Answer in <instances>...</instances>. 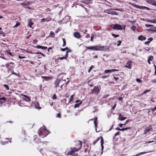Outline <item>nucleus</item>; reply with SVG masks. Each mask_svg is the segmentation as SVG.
<instances>
[{
    "instance_id": "1",
    "label": "nucleus",
    "mask_w": 156,
    "mask_h": 156,
    "mask_svg": "<svg viewBox=\"0 0 156 156\" xmlns=\"http://www.w3.org/2000/svg\"><path fill=\"white\" fill-rule=\"evenodd\" d=\"M86 49H89L92 50L96 51H103L104 50V46H91L90 47L86 46Z\"/></svg>"
},
{
    "instance_id": "2",
    "label": "nucleus",
    "mask_w": 156,
    "mask_h": 156,
    "mask_svg": "<svg viewBox=\"0 0 156 156\" xmlns=\"http://www.w3.org/2000/svg\"><path fill=\"white\" fill-rule=\"evenodd\" d=\"M126 25H121L119 24H115L114 25L113 28L114 29L122 30H125V29Z\"/></svg>"
},
{
    "instance_id": "3",
    "label": "nucleus",
    "mask_w": 156,
    "mask_h": 156,
    "mask_svg": "<svg viewBox=\"0 0 156 156\" xmlns=\"http://www.w3.org/2000/svg\"><path fill=\"white\" fill-rule=\"evenodd\" d=\"M78 142H79V144L80 146V147L79 148H78L77 149H76V150H73V148H71L70 149H71V150L70 151V152H68V153L67 154V155H73V154L74 152H76V151H79L80 149H81V148L82 146V142L80 141H79Z\"/></svg>"
},
{
    "instance_id": "4",
    "label": "nucleus",
    "mask_w": 156,
    "mask_h": 156,
    "mask_svg": "<svg viewBox=\"0 0 156 156\" xmlns=\"http://www.w3.org/2000/svg\"><path fill=\"white\" fill-rule=\"evenodd\" d=\"M100 138H101V150L103 151V150L104 149V146L103 145V144H104L103 140V137L102 136H101L100 137L98 138L96 140H95L93 143V144L95 145V144L97 143L98 141L99 140ZM103 153V151H102L101 154H102Z\"/></svg>"
},
{
    "instance_id": "5",
    "label": "nucleus",
    "mask_w": 156,
    "mask_h": 156,
    "mask_svg": "<svg viewBox=\"0 0 156 156\" xmlns=\"http://www.w3.org/2000/svg\"><path fill=\"white\" fill-rule=\"evenodd\" d=\"M65 81L64 80H56L55 83V88H57L58 87H59L60 85L61 84V83H62L64 81Z\"/></svg>"
},
{
    "instance_id": "6",
    "label": "nucleus",
    "mask_w": 156,
    "mask_h": 156,
    "mask_svg": "<svg viewBox=\"0 0 156 156\" xmlns=\"http://www.w3.org/2000/svg\"><path fill=\"white\" fill-rule=\"evenodd\" d=\"M91 92L97 95L100 92V89L98 87H95L92 90Z\"/></svg>"
},
{
    "instance_id": "7",
    "label": "nucleus",
    "mask_w": 156,
    "mask_h": 156,
    "mask_svg": "<svg viewBox=\"0 0 156 156\" xmlns=\"http://www.w3.org/2000/svg\"><path fill=\"white\" fill-rule=\"evenodd\" d=\"M45 128L43 127H41L39 129L38 132V133L40 136L42 135L43 132L45 131Z\"/></svg>"
},
{
    "instance_id": "8",
    "label": "nucleus",
    "mask_w": 156,
    "mask_h": 156,
    "mask_svg": "<svg viewBox=\"0 0 156 156\" xmlns=\"http://www.w3.org/2000/svg\"><path fill=\"white\" fill-rule=\"evenodd\" d=\"M132 63V62L131 61H128L126 63V65L125 66L126 67L130 69L131 68Z\"/></svg>"
},
{
    "instance_id": "9",
    "label": "nucleus",
    "mask_w": 156,
    "mask_h": 156,
    "mask_svg": "<svg viewBox=\"0 0 156 156\" xmlns=\"http://www.w3.org/2000/svg\"><path fill=\"white\" fill-rule=\"evenodd\" d=\"M119 71V70L116 69H112V70L111 69H108V70H105L104 72L105 73H110L113 72H114L115 71Z\"/></svg>"
},
{
    "instance_id": "10",
    "label": "nucleus",
    "mask_w": 156,
    "mask_h": 156,
    "mask_svg": "<svg viewBox=\"0 0 156 156\" xmlns=\"http://www.w3.org/2000/svg\"><path fill=\"white\" fill-rule=\"evenodd\" d=\"M137 8H138L139 9H146L147 10H149L150 9L149 8H148V7H146L145 6H141L137 5Z\"/></svg>"
},
{
    "instance_id": "11",
    "label": "nucleus",
    "mask_w": 156,
    "mask_h": 156,
    "mask_svg": "<svg viewBox=\"0 0 156 156\" xmlns=\"http://www.w3.org/2000/svg\"><path fill=\"white\" fill-rule=\"evenodd\" d=\"M74 37L77 38H79L81 37V36L80 34L77 32H75L74 33Z\"/></svg>"
},
{
    "instance_id": "12",
    "label": "nucleus",
    "mask_w": 156,
    "mask_h": 156,
    "mask_svg": "<svg viewBox=\"0 0 156 156\" xmlns=\"http://www.w3.org/2000/svg\"><path fill=\"white\" fill-rule=\"evenodd\" d=\"M126 117L122 116L121 114H119L118 119L121 121H123L126 119Z\"/></svg>"
},
{
    "instance_id": "13",
    "label": "nucleus",
    "mask_w": 156,
    "mask_h": 156,
    "mask_svg": "<svg viewBox=\"0 0 156 156\" xmlns=\"http://www.w3.org/2000/svg\"><path fill=\"white\" fill-rule=\"evenodd\" d=\"M148 3L154 6H155L156 5V2L154 0H148Z\"/></svg>"
},
{
    "instance_id": "14",
    "label": "nucleus",
    "mask_w": 156,
    "mask_h": 156,
    "mask_svg": "<svg viewBox=\"0 0 156 156\" xmlns=\"http://www.w3.org/2000/svg\"><path fill=\"white\" fill-rule=\"evenodd\" d=\"M36 47L37 48H41L44 50H46L47 48V47H44L43 46H41L40 45H37L36 46Z\"/></svg>"
},
{
    "instance_id": "15",
    "label": "nucleus",
    "mask_w": 156,
    "mask_h": 156,
    "mask_svg": "<svg viewBox=\"0 0 156 156\" xmlns=\"http://www.w3.org/2000/svg\"><path fill=\"white\" fill-rule=\"evenodd\" d=\"M146 39V37H144L143 35H140L138 37V39L140 40H145Z\"/></svg>"
},
{
    "instance_id": "16",
    "label": "nucleus",
    "mask_w": 156,
    "mask_h": 156,
    "mask_svg": "<svg viewBox=\"0 0 156 156\" xmlns=\"http://www.w3.org/2000/svg\"><path fill=\"white\" fill-rule=\"evenodd\" d=\"M45 80L48 81L51 80V77L42 76V77Z\"/></svg>"
},
{
    "instance_id": "17",
    "label": "nucleus",
    "mask_w": 156,
    "mask_h": 156,
    "mask_svg": "<svg viewBox=\"0 0 156 156\" xmlns=\"http://www.w3.org/2000/svg\"><path fill=\"white\" fill-rule=\"evenodd\" d=\"M91 0H84L82 1V2L86 4H87L89 3H91Z\"/></svg>"
},
{
    "instance_id": "18",
    "label": "nucleus",
    "mask_w": 156,
    "mask_h": 156,
    "mask_svg": "<svg viewBox=\"0 0 156 156\" xmlns=\"http://www.w3.org/2000/svg\"><path fill=\"white\" fill-rule=\"evenodd\" d=\"M49 36L50 37H52L53 38H54L55 37V33L51 31L50 34Z\"/></svg>"
},
{
    "instance_id": "19",
    "label": "nucleus",
    "mask_w": 156,
    "mask_h": 156,
    "mask_svg": "<svg viewBox=\"0 0 156 156\" xmlns=\"http://www.w3.org/2000/svg\"><path fill=\"white\" fill-rule=\"evenodd\" d=\"M153 58V57L152 56H150L149 57L148 59V62L149 64H150L151 63L150 62V61H151V59H152Z\"/></svg>"
},
{
    "instance_id": "20",
    "label": "nucleus",
    "mask_w": 156,
    "mask_h": 156,
    "mask_svg": "<svg viewBox=\"0 0 156 156\" xmlns=\"http://www.w3.org/2000/svg\"><path fill=\"white\" fill-rule=\"evenodd\" d=\"M151 152V151H149V152H140V153H138L137 154H136V156H139V155H142V154H146L147 153H149V152Z\"/></svg>"
},
{
    "instance_id": "21",
    "label": "nucleus",
    "mask_w": 156,
    "mask_h": 156,
    "mask_svg": "<svg viewBox=\"0 0 156 156\" xmlns=\"http://www.w3.org/2000/svg\"><path fill=\"white\" fill-rule=\"evenodd\" d=\"M82 103V101H81L79 103H77L76 104H75L74 108H76L77 107H78Z\"/></svg>"
},
{
    "instance_id": "22",
    "label": "nucleus",
    "mask_w": 156,
    "mask_h": 156,
    "mask_svg": "<svg viewBox=\"0 0 156 156\" xmlns=\"http://www.w3.org/2000/svg\"><path fill=\"white\" fill-rule=\"evenodd\" d=\"M97 117H96L94 120V124L95 125L96 129V127L97 126Z\"/></svg>"
},
{
    "instance_id": "23",
    "label": "nucleus",
    "mask_w": 156,
    "mask_h": 156,
    "mask_svg": "<svg viewBox=\"0 0 156 156\" xmlns=\"http://www.w3.org/2000/svg\"><path fill=\"white\" fill-rule=\"evenodd\" d=\"M34 23L31 22V20H30V21L29 23V24L28 25L29 26L30 28L32 27V26L33 24Z\"/></svg>"
},
{
    "instance_id": "24",
    "label": "nucleus",
    "mask_w": 156,
    "mask_h": 156,
    "mask_svg": "<svg viewBox=\"0 0 156 156\" xmlns=\"http://www.w3.org/2000/svg\"><path fill=\"white\" fill-rule=\"evenodd\" d=\"M74 97V95H72L71 96L70 100L69 102V103H70V102H71L73 100V98Z\"/></svg>"
},
{
    "instance_id": "25",
    "label": "nucleus",
    "mask_w": 156,
    "mask_h": 156,
    "mask_svg": "<svg viewBox=\"0 0 156 156\" xmlns=\"http://www.w3.org/2000/svg\"><path fill=\"white\" fill-rule=\"evenodd\" d=\"M20 24V23L19 22H18L16 23V24L13 27L14 28H16L18 26H19Z\"/></svg>"
},
{
    "instance_id": "26",
    "label": "nucleus",
    "mask_w": 156,
    "mask_h": 156,
    "mask_svg": "<svg viewBox=\"0 0 156 156\" xmlns=\"http://www.w3.org/2000/svg\"><path fill=\"white\" fill-rule=\"evenodd\" d=\"M62 40H63V44L62 46L64 47L66 45V41L65 39H64V38H63Z\"/></svg>"
},
{
    "instance_id": "27",
    "label": "nucleus",
    "mask_w": 156,
    "mask_h": 156,
    "mask_svg": "<svg viewBox=\"0 0 156 156\" xmlns=\"http://www.w3.org/2000/svg\"><path fill=\"white\" fill-rule=\"evenodd\" d=\"M4 87L7 90H9V87L6 84H4L3 85Z\"/></svg>"
},
{
    "instance_id": "28",
    "label": "nucleus",
    "mask_w": 156,
    "mask_h": 156,
    "mask_svg": "<svg viewBox=\"0 0 156 156\" xmlns=\"http://www.w3.org/2000/svg\"><path fill=\"white\" fill-rule=\"evenodd\" d=\"M6 100V99L5 97L0 98V100H3L4 101H5Z\"/></svg>"
},
{
    "instance_id": "29",
    "label": "nucleus",
    "mask_w": 156,
    "mask_h": 156,
    "mask_svg": "<svg viewBox=\"0 0 156 156\" xmlns=\"http://www.w3.org/2000/svg\"><path fill=\"white\" fill-rule=\"evenodd\" d=\"M112 36L114 37H117L119 36V35H116L114 34H112Z\"/></svg>"
},
{
    "instance_id": "30",
    "label": "nucleus",
    "mask_w": 156,
    "mask_h": 156,
    "mask_svg": "<svg viewBox=\"0 0 156 156\" xmlns=\"http://www.w3.org/2000/svg\"><path fill=\"white\" fill-rule=\"evenodd\" d=\"M0 34L2 35L3 37H5V33L2 31H0Z\"/></svg>"
},
{
    "instance_id": "31",
    "label": "nucleus",
    "mask_w": 156,
    "mask_h": 156,
    "mask_svg": "<svg viewBox=\"0 0 156 156\" xmlns=\"http://www.w3.org/2000/svg\"><path fill=\"white\" fill-rule=\"evenodd\" d=\"M94 67V66H91L90 68H89V69H88V72L89 73H90V71H91V70Z\"/></svg>"
},
{
    "instance_id": "32",
    "label": "nucleus",
    "mask_w": 156,
    "mask_h": 156,
    "mask_svg": "<svg viewBox=\"0 0 156 156\" xmlns=\"http://www.w3.org/2000/svg\"><path fill=\"white\" fill-rule=\"evenodd\" d=\"M136 81L137 82L139 83L140 82L141 83L142 82V80L139 78L136 79Z\"/></svg>"
},
{
    "instance_id": "33",
    "label": "nucleus",
    "mask_w": 156,
    "mask_h": 156,
    "mask_svg": "<svg viewBox=\"0 0 156 156\" xmlns=\"http://www.w3.org/2000/svg\"><path fill=\"white\" fill-rule=\"evenodd\" d=\"M136 27L135 26H132L131 27V29L133 31L135 30H136Z\"/></svg>"
},
{
    "instance_id": "34",
    "label": "nucleus",
    "mask_w": 156,
    "mask_h": 156,
    "mask_svg": "<svg viewBox=\"0 0 156 156\" xmlns=\"http://www.w3.org/2000/svg\"><path fill=\"white\" fill-rule=\"evenodd\" d=\"M117 43L118 44H117V46H119L120 45L121 43H122V41L120 40H119L118 41Z\"/></svg>"
},
{
    "instance_id": "35",
    "label": "nucleus",
    "mask_w": 156,
    "mask_h": 156,
    "mask_svg": "<svg viewBox=\"0 0 156 156\" xmlns=\"http://www.w3.org/2000/svg\"><path fill=\"white\" fill-rule=\"evenodd\" d=\"M25 100L27 102H29L30 100V98L28 97H27V98H25Z\"/></svg>"
},
{
    "instance_id": "36",
    "label": "nucleus",
    "mask_w": 156,
    "mask_h": 156,
    "mask_svg": "<svg viewBox=\"0 0 156 156\" xmlns=\"http://www.w3.org/2000/svg\"><path fill=\"white\" fill-rule=\"evenodd\" d=\"M68 49H69V48L67 47H66L65 48H61V50L63 51H65L66 50H68Z\"/></svg>"
},
{
    "instance_id": "37",
    "label": "nucleus",
    "mask_w": 156,
    "mask_h": 156,
    "mask_svg": "<svg viewBox=\"0 0 156 156\" xmlns=\"http://www.w3.org/2000/svg\"><path fill=\"white\" fill-rule=\"evenodd\" d=\"M35 54H41L43 57L45 56V55H44V54H43L42 53L40 52L36 53H35Z\"/></svg>"
},
{
    "instance_id": "38",
    "label": "nucleus",
    "mask_w": 156,
    "mask_h": 156,
    "mask_svg": "<svg viewBox=\"0 0 156 156\" xmlns=\"http://www.w3.org/2000/svg\"><path fill=\"white\" fill-rule=\"evenodd\" d=\"M110 14H111L112 15H118L117 13L115 12H112V13H110Z\"/></svg>"
},
{
    "instance_id": "39",
    "label": "nucleus",
    "mask_w": 156,
    "mask_h": 156,
    "mask_svg": "<svg viewBox=\"0 0 156 156\" xmlns=\"http://www.w3.org/2000/svg\"><path fill=\"white\" fill-rule=\"evenodd\" d=\"M66 58H65V57H59L58 58V59H60L61 60H63V59H66Z\"/></svg>"
},
{
    "instance_id": "40",
    "label": "nucleus",
    "mask_w": 156,
    "mask_h": 156,
    "mask_svg": "<svg viewBox=\"0 0 156 156\" xmlns=\"http://www.w3.org/2000/svg\"><path fill=\"white\" fill-rule=\"evenodd\" d=\"M52 98L53 100H55L56 99V95L55 94H54L52 97Z\"/></svg>"
},
{
    "instance_id": "41",
    "label": "nucleus",
    "mask_w": 156,
    "mask_h": 156,
    "mask_svg": "<svg viewBox=\"0 0 156 156\" xmlns=\"http://www.w3.org/2000/svg\"><path fill=\"white\" fill-rule=\"evenodd\" d=\"M94 34H92L91 35V37L90 38V41H93V39L94 38Z\"/></svg>"
},
{
    "instance_id": "42",
    "label": "nucleus",
    "mask_w": 156,
    "mask_h": 156,
    "mask_svg": "<svg viewBox=\"0 0 156 156\" xmlns=\"http://www.w3.org/2000/svg\"><path fill=\"white\" fill-rule=\"evenodd\" d=\"M152 111L154 112L156 110V106L154 108H151L150 109Z\"/></svg>"
},
{
    "instance_id": "43",
    "label": "nucleus",
    "mask_w": 156,
    "mask_h": 156,
    "mask_svg": "<svg viewBox=\"0 0 156 156\" xmlns=\"http://www.w3.org/2000/svg\"><path fill=\"white\" fill-rule=\"evenodd\" d=\"M109 94L105 95L103 97V98H106L108 97V96H109Z\"/></svg>"
},
{
    "instance_id": "44",
    "label": "nucleus",
    "mask_w": 156,
    "mask_h": 156,
    "mask_svg": "<svg viewBox=\"0 0 156 156\" xmlns=\"http://www.w3.org/2000/svg\"><path fill=\"white\" fill-rule=\"evenodd\" d=\"M119 133H120V132H116L114 136V137H115V136H117V135H119Z\"/></svg>"
},
{
    "instance_id": "45",
    "label": "nucleus",
    "mask_w": 156,
    "mask_h": 156,
    "mask_svg": "<svg viewBox=\"0 0 156 156\" xmlns=\"http://www.w3.org/2000/svg\"><path fill=\"white\" fill-rule=\"evenodd\" d=\"M145 50L147 51H149L150 50V48L146 47L144 48Z\"/></svg>"
},
{
    "instance_id": "46",
    "label": "nucleus",
    "mask_w": 156,
    "mask_h": 156,
    "mask_svg": "<svg viewBox=\"0 0 156 156\" xmlns=\"http://www.w3.org/2000/svg\"><path fill=\"white\" fill-rule=\"evenodd\" d=\"M145 26L147 27H150L152 26V25H149V24H146Z\"/></svg>"
},
{
    "instance_id": "47",
    "label": "nucleus",
    "mask_w": 156,
    "mask_h": 156,
    "mask_svg": "<svg viewBox=\"0 0 156 156\" xmlns=\"http://www.w3.org/2000/svg\"><path fill=\"white\" fill-rule=\"evenodd\" d=\"M57 117L59 118H61V114L60 113H58L57 115Z\"/></svg>"
},
{
    "instance_id": "48",
    "label": "nucleus",
    "mask_w": 156,
    "mask_h": 156,
    "mask_svg": "<svg viewBox=\"0 0 156 156\" xmlns=\"http://www.w3.org/2000/svg\"><path fill=\"white\" fill-rule=\"evenodd\" d=\"M129 122V121L128 120H127L126 121L125 123L123 124L124 125H126L128 122Z\"/></svg>"
},
{
    "instance_id": "49",
    "label": "nucleus",
    "mask_w": 156,
    "mask_h": 156,
    "mask_svg": "<svg viewBox=\"0 0 156 156\" xmlns=\"http://www.w3.org/2000/svg\"><path fill=\"white\" fill-rule=\"evenodd\" d=\"M149 91H150L149 90H146L144 92L142 93V94H145L146 93L149 92Z\"/></svg>"
},
{
    "instance_id": "50",
    "label": "nucleus",
    "mask_w": 156,
    "mask_h": 156,
    "mask_svg": "<svg viewBox=\"0 0 156 156\" xmlns=\"http://www.w3.org/2000/svg\"><path fill=\"white\" fill-rule=\"evenodd\" d=\"M68 51L66 52V55L65 56V57L66 58L68 57Z\"/></svg>"
},
{
    "instance_id": "51",
    "label": "nucleus",
    "mask_w": 156,
    "mask_h": 156,
    "mask_svg": "<svg viewBox=\"0 0 156 156\" xmlns=\"http://www.w3.org/2000/svg\"><path fill=\"white\" fill-rule=\"evenodd\" d=\"M130 129V127H127V128H123L124 131L126 130L127 129Z\"/></svg>"
},
{
    "instance_id": "52",
    "label": "nucleus",
    "mask_w": 156,
    "mask_h": 156,
    "mask_svg": "<svg viewBox=\"0 0 156 156\" xmlns=\"http://www.w3.org/2000/svg\"><path fill=\"white\" fill-rule=\"evenodd\" d=\"M149 131H150L149 129H146L145 131V133H147Z\"/></svg>"
},
{
    "instance_id": "53",
    "label": "nucleus",
    "mask_w": 156,
    "mask_h": 156,
    "mask_svg": "<svg viewBox=\"0 0 156 156\" xmlns=\"http://www.w3.org/2000/svg\"><path fill=\"white\" fill-rule=\"evenodd\" d=\"M19 58H20V59H22L25 58V57L23 56H21L20 55H19Z\"/></svg>"
},
{
    "instance_id": "54",
    "label": "nucleus",
    "mask_w": 156,
    "mask_h": 156,
    "mask_svg": "<svg viewBox=\"0 0 156 156\" xmlns=\"http://www.w3.org/2000/svg\"><path fill=\"white\" fill-rule=\"evenodd\" d=\"M113 126H114V125H113L112 126H111V127H110V129H109L108 131H110L113 128Z\"/></svg>"
},
{
    "instance_id": "55",
    "label": "nucleus",
    "mask_w": 156,
    "mask_h": 156,
    "mask_svg": "<svg viewBox=\"0 0 156 156\" xmlns=\"http://www.w3.org/2000/svg\"><path fill=\"white\" fill-rule=\"evenodd\" d=\"M152 82L153 83H156V79H154V80H152Z\"/></svg>"
},
{
    "instance_id": "56",
    "label": "nucleus",
    "mask_w": 156,
    "mask_h": 156,
    "mask_svg": "<svg viewBox=\"0 0 156 156\" xmlns=\"http://www.w3.org/2000/svg\"><path fill=\"white\" fill-rule=\"evenodd\" d=\"M153 40V38L152 37H150V38L148 39V40L150 41H152Z\"/></svg>"
},
{
    "instance_id": "57",
    "label": "nucleus",
    "mask_w": 156,
    "mask_h": 156,
    "mask_svg": "<svg viewBox=\"0 0 156 156\" xmlns=\"http://www.w3.org/2000/svg\"><path fill=\"white\" fill-rule=\"evenodd\" d=\"M108 77L107 76H103L101 77V78L102 79H105Z\"/></svg>"
},
{
    "instance_id": "58",
    "label": "nucleus",
    "mask_w": 156,
    "mask_h": 156,
    "mask_svg": "<svg viewBox=\"0 0 156 156\" xmlns=\"http://www.w3.org/2000/svg\"><path fill=\"white\" fill-rule=\"evenodd\" d=\"M150 41H147L145 42L144 44H149L150 43Z\"/></svg>"
},
{
    "instance_id": "59",
    "label": "nucleus",
    "mask_w": 156,
    "mask_h": 156,
    "mask_svg": "<svg viewBox=\"0 0 156 156\" xmlns=\"http://www.w3.org/2000/svg\"><path fill=\"white\" fill-rule=\"evenodd\" d=\"M27 53H30V54H32L33 53L32 52V51H27Z\"/></svg>"
},
{
    "instance_id": "60",
    "label": "nucleus",
    "mask_w": 156,
    "mask_h": 156,
    "mask_svg": "<svg viewBox=\"0 0 156 156\" xmlns=\"http://www.w3.org/2000/svg\"><path fill=\"white\" fill-rule=\"evenodd\" d=\"M61 89H62V86L63 85V82L61 83Z\"/></svg>"
},
{
    "instance_id": "61",
    "label": "nucleus",
    "mask_w": 156,
    "mask_h": 156,
    "mask_svg": "<svg viewBox=\"0 0 156 156\" xmlns=\"http://www.w3.org/2000/svg\"><path fill=\"white\" fill-rule=\"evenodd\" d=\"M32 3H30V2H28L27 3H26L27 5H30V4H31Z\"/></svg>"
},
{
    "instance_id": "62",
    "label": "nucleus",
    "mask_w": 156,
    "mask_h": 156,
    "mask_svg": "<svg viewBox=\"0 0 156 156\" xmlns=\"http://www.w3.org/2000/svg\"><path fill=\"white\" fill-rule=\"evenodd\" d=\"M149 21L151 23H154V20H151Z\"/></svg>"
},
{
    "instance_id": "63",
    "label": "nucleus",
    "mask_w": 156,
    "mask_h": 156,
    "mask_svg": "<svg viewBox=\"0 0 156 156\" xmlns=\"http://www.w3.org/2000/svg\"><path fill=\"white\" fill-rule=\"evenodd\" d=\"M21 5H27V4L26 3H23L21 4Z\"/></svg>"
},
{
    "instance_id": "64",
    "label": "nucleus",
    "mask_w": 156,
    "mask_h": 156,
    "mask_svg": "<svg viewBox=\"0 0 156 156\" xmlns=\"http://www.w3.org/2000/svg\"><path fill=\"white\" fill-rule=\"evenodd\" d=\"M46 20V19L45 18H43L41 20V22H43Z\"/></svg>"
}]
</instances>
